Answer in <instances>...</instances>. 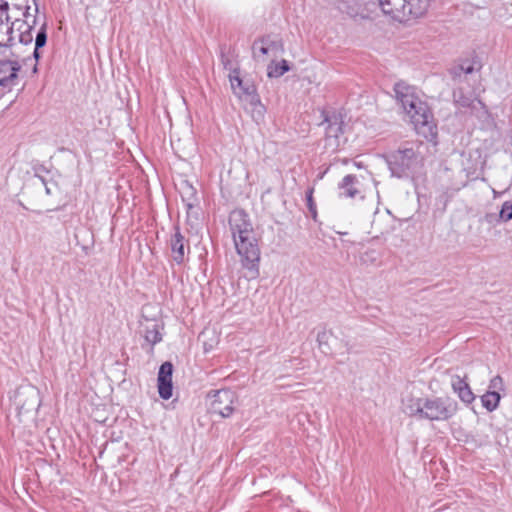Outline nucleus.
<instances>
[{"mask_svg": "<svg viewBox=\"0 0 512 512\" xmlns=\"http://www.w3.org/2000/svg\"><path fill=\"white\" fill-rule=\"evenodd\" d=\"M229 227L242 267L248 270L250 278H256L259 275L260 249L249 215L242 209L232 211Z\"/></svg>", "mask_w": 512, "mask_h": 512, "instance_id": "nucleus-1", "label": "nucleus"}, {"mask_svg": "<svg viewBox=\"0 0 512 512\" xmlns=\"http://www.w3.org/2000/svg\"><path fill=\"white\" fill-rule=\"evenodd\" d=\"M396 101L400 104L405 114L409 117L417 134L428 141L437 137V126L434 123L433 114L426 102L417 94L416 88L403 82L394 85Z\"/></svg>", "mask_w": 512, "mask_h": 512, "instance_id": "nucleus-2", "label": "nucleus"}, {"mask_svg": "<svg viewBox=\"0 0 512 512\" xmlns=\"http://www.w3.org/2000/svg\"><path fill=\"white\" fill-rule=\"evenodd\" d=\"M402 410L410 417L419 420L448 421L458 411V404L450 397H422L406 396L402 399Z\"/></svg>", "mask_w": 512, "mask_h": 512, "instance_id": "nucleus-3", "label": "nucleus"}, {"mask_svg": "<svg viewBox=\"0 0 512 512\" xmlns=\"http://www.w3.org/2000/svg\"><path fill=\"white\" fill-rule=\"evenodd\" d=\"M391 175L414 180L421 174L422 157L413 148H399L385 157Z\"/></svg>", "mask_w": 512, "mask_h": 512, "instance_id": "nucleus-4", "label": "nucleus"}, {"mask_svg": "<svg viewBox=\"0 0 512 512\" xmlns=\"http://www.w3.org/2000/svg\"><path fill=\"white\" fill-rule=\"evenodd\" d=\"M385 15L398 22H407L422 17L427 12L426 0H379Z\"/></svg>", "mask_w": 512, "mask_h": 512, "instance_id": "nucleus-5", "label": "nucleus"}, {"mask_svg": "<svg viewBox=\"0 0 512 512\" xmlns=\"http://www.w3.org/2000/svg\"><path fill=\"white\" fill-rule=\"evenodd\" d=\"M40 404V393L34 386H21L14 393L13 405L20 418L37 411Z\"/></svg>", "mask_w": 512, "mask_h": 512, "instance_id": "nucleus-6", "label": "nucleus"}, {"mask_svg": "<svg viewBox=\"0 0 512 512\" xmlns=\"http://www.w3.org/2000/svg\"><path fill=\"white\" fill-rule=\"evenodd\" d=\"M229 80L231 83L234 94L242 101H246L252 107H261V101L257 93L255 85L250 81H245L240 78L238 69H233L229 74Z\"/></svg>", "mask_w": 512, "mask_h": 512, "instance_id": "nucleus-7", "label": "nucleus"}, {"mask_svg": "<svg viewBox=\"0 0 512 512\" xmlns=\"http://www.w3.org/2000/svg\"><path fill=\"white\" fill-rule=\"evenodd\" d=\"M236 394L230 389L215 391L211 402V411L223 418L230 417L234 411Z\"/></svg>", "mask_w": 512, "mask_h": 512, "instance_id": "nucleus-8", "label": "nucleus"}, {"mask_svg": "<svg viewBox=\"0 0 512 512\" xmlns=\"http://www.w3.org/2000/svg\"><path fill=\"white\" fill-rule=\"evenodd\" d=\"M21 65L18 61H0V87L10 91L18 82V72Z\"/></svg>", "mask_w": 512, "mask_h": 512, "instance_id": "nucleus-9", "label": "nucleus"}, {"mask_svg": "<svg viewBox=\"0 0 512 512\" xmlns=\"http://www.w3.org/2000/svg\"><path fill=\"white\" fill-rule=\"evenodd\" d=\"M8 10L9 3L7 1L0 4V46H10L12 44L14 26L19 22V19L10 22Z\"/></svg>", "mask_w": 512, "mask_h": 512, "instance_id": "nucleus-10", "label": "nucleus"}, {"mask_svg": "<svg viewBox=\"0 0 512 512\" xmlns=\"http://www.w3.org/2000/svg\"><path fill=\"white\" fill-rule=\"evenodd\" d=\"M172 373H173V365L170 362H164L158 372V392L159 396L168 400L172 397Z\"/></svg>", "mask_w": 512, "mask_h": 512, "instance_id": "nucleus-11", "label": "nucleus"}, {"mask_svg": "<svg viewBox=\"0 0 512 512\" xmlns=\"http://www.w3.org/2000/svg\"><path fill=\"white\" fill-rule=\"evenodd\" d=\"M339 197L355 199L356 197L363 198L360 190V181L357 176L348 174L338 184Z\"/></svg>", "mask_w": 512, "mask_h": 512, "instance_id": "nucleus-12", "label": "nucleus"}, {"mask_svg": "<svg viewBox=\"0 0 512 512\" xmlns=\"http://www.w3.org/2000/svg\"><path fill=\"white\" fill-rule=\"evenodd\" d=\"M282 50V45L278 41H274L270 36L259 38L253 42L252 54L255 59H260L270 52H278Z\"/></svg>", "mask_w": 512, "mask_h": 512, "instance_id": "nucleus-13", "label": "nucleus"}, {"mask_svg": "<svg viewBox=\"0 0 512 512\" xmlns=\"http://www.w3.org/2000/svg\"><path fill=\"white\" fill-rule=\"evenodd\" d=\"M451 387L454 393L457 394V396L462 402L466 404H471L474 401L475 395L472 392L469 384L460 376H452Z\"/></svg>", "mask_w": 512, "mask_h": 512, "instance_id": "nucleus-14", "label": "nucleus"}, {"mask_svg": "<svg viewBox=\"0 0 512 512\" xmlns=\"http://www.w3.org/2000/svg\"><path fill=\"white\" fill-rule=\"evenodd\" d=\"M172 258L177 264H181L185 258V238L178 227L170 240Z\"/></svg>", "mask_w": 512, "mask_h": 512, "instance_id": "nucleus-15", "label": "nucleus"}, {"mask_svg": "<svg viewBox=\"0 0 512 512\" xmlns=\"http://www.w3.org/2000/svg\"><path fill=\"white\" fill-rule=\"evenodd\" d=\"M36 20L35 18L33 19V22L32 24L28 23L27 20H24V21H19L16 25H17V30L19 31V42L24 44V45H28V44H31L32 41H33V35H32V30H33V25L35 24Z\"/></svg>", "mask_w": 512, "mask_h": 512, "instance_id": "nucleus-16", "label": "nucleus"}, {"mask_svg": "<svg viewBox=\"0 0 512 512\" xmlns=\"http://www.w3.org/2000/svg\"><path fill=\"white\" fill-rule=\"evenodd\" d=\"M501 394L496 393L495 391H487L485 394L481 396L482 406L488 411H495L500 403Z\"/></svg>", "mask_w": 512, "mask_h": 512, "instance_id": "nucleus-17", "label": "nucleus"}, {"mask_svg": "<svg viewBox=\"0 0 512 512\" xmlns=\"http://www.w3.org/2000/svg\"><path fill=\"white\" fill-rule=\"evenodd\" d=\"M290 70L288 61L282 59L280 62L272 61L267 67V76L269 78H279Z\"/></svg>", "mask_w": 512, "mask_h": 512, "instance_id": "nucleus-18", "label": "nucleus"}, {"mask_svg": "<svg viewBox=\"0 0 512 512\" xmlns=\"http://www.w3.org/2000/svg\"><path fill=\"white\" fill-rule=\"evenodd\" d=\"M454 102L464 108H474L475 102L482 105V102L478 99L472 98V96L464 95L462 89H457L453 92Z\"/></svg>", "mask_w": 512, "mask_h": 512, "instance_id": "nucleus-19", "label": "nucleus"}, {"mask_svg": "<svg viewBox=\"0 0 512 512\" xmlns=\"http://www.w3.org/2000/svg\"><path fill=\"white\" fill-rule=\"evenodd\" d=\"M47 42V33H46V26L43 25L39 31L37 32L36 39H35V48L33 52V57L35 61H38L40 59V52L39 49L44 47Z\"/></svg>", "mask_w": 512, "mask_h": 512, "instance_id": "nucleus-20", "label": "nucleus"}, {"mask_svg": "<svg viewBox=\"0 0 512 512\" xmlns=\"http://www.w3.org/2000/svg\"><path fill=\"white\" fill-rule=\"evenodd\" d=\"M332 336V333L330 331H320L317 334V342L320 347V349L325 353L332 352L333 348L329 344V338Z\"/></svg>", "mask_w": 512, "mask_h": 512, "instance_id": "nucleus-21", "label": "nucleus"}, {"mask_svg": "<svg viewBox=\"0 0 512 512\" xmlns=\"http://www.w3.org/2000/svg\"><path fill=\"white\" fill-rule=\"evenodd\" d=\"M474 71V66L469 62L454 66L450 70V74L453 79L460 78L463 74H471Z\"/></svg>", "mask_w": 512, "mask_h": 512, "instance_id": "nucleus-22", "label": "nucleus"}, {"mask_svg": "<svg viewBox=\"0 0 512 512\" xmlns=\"http://www.w3.org/2000/svg\"><path fill=\"white\" fill-rule=\"evenodd\" d=\"M145 340L148 343L152 344V345H155V344L159 343L162 340V336L159 333L156 324L153 325L152 329H147L146 330V332H145Z\"/></svg>", "mask_w": 512, "mask_h": 512, "instance_id": "nucleus-23", "label": "nucleus"}, {"mask_svg": "<svg viewBox=\"0 0 512 512\" xmlns=\"http://www.w3.org/2000/svg\"><path fill=\"white\" fill-rule=\"evenodd\" d=\"M505 390V385L503 378L500 375L494 376L488 385L487 391H495L496 393H499Z\"/></svg>", "mask_w": 512, "mask_h": 512, "instance_id": "nucleus-24", "label": "nucleus"}, {"mask_svg": "<svg viewBox=\"0 0 512 512\" xmlns=\"http://www.w3.org/2000/svg\"><path fill=\"white\" fill-rule=\"evenodd\" d=\"M29 1L30 0H19L20 3L13 4V7L15 9L23 10V16L26 19H28V17L30 16V13H29V11H30ZM32 2L35 5V12L37 13L38 12L37 0H32Z\"/></svg>", "mask_w": 512, "mask_h": 512, "instance_id": "nucleus-25", "label": "nucleus"}, {"mask_svg": "<svg viewBox=\"0 0 512 512\" xmlns=\"http://www.w3.org/2000/svg\"><path fill=\"white\" fill-rule=\"evenodd\" d=\"M313 192H314V188L313 187H310L306 191V202H307V208H308L312 218L314 220H316L317 209H316V203L314 202V199H313Z\"/></svg>", "mask_w": 512, "mask_h": 512, "instance_id": "nucleus-26", "label": "nucleus"}, {"mask_svg": "<svg viewBox=\"0 0 512 512\" xmlns=\"http://www.w3.org/2000/svg\"><path fill=\"white\" fill-rule=\"evenodd\" d=\"M499 218L503 222L512 220V201H505L499 212Z\"/></svg>", "mask_w": 512, "mask_h": 512, "instance_id": "nucleus-27", "label": "nucleus"}, {"mask_svg": "<svg viewBox=\"0 0 512 512\" xmlns=\"http://www.w3.org/2000/svg\"><path fill=\"white\" fill-rule=\"evenodd\" d=\"M36 176L41 180V182L43 183V185L45 186V192L47 195H52L54 190L58 188V185L55 183V182H48L45 180L44 177L36 174Z\"/></svg>", "mask_w": 512, "mask_h": 512, "instance_id": "nucleus-28", "label": "nucleus"}, {"mask_svg": "<svg viewBox=\"0 0 512 512\" xmlns=\"http://www.w3.org/2000/svg\"><path fill=\"white\" fill-rule=\"evenodd\" d=\"M339 132H341V126L338 125L337 123H335V124H330L328 126L326 133L329 137H331V136L338 137Z\"/></svg>", "mask_w": 512, "mask_h": 512, "instance_id": "nucleus-29", "label": "nucleus"}, {"mask_svg": "<svg viewBox=\"0 0 512 512\" xmlns=\"http://www.w3.org/2000/svg\"><path fill=\"white\" fill-rule=\"evenodd\" d=\"M345 347H346L347 353H349L350 352V347L348 346V343H345Z\"/></svg>", "mask_w": 512, "mask_h": 512, "instance_id": "nucleus-30", "label": "nucleus"}, {"mask_svg": "<svg viewBox=\"0 0 512 512\" xmlns=\"http://www.w3.org/2000/svg\"><path fill=\"white\" fill-rule=\"evenodd\" d=\"M33 72L36 73L37 72V64L34 65L33 67Z\"/></svg>", "mask_w": 512, "mask_h": 512, "instance_id": "nucleus-31", "label": "nucleus"}, {"mask_svg": "<svg viewBox=\"0 0 512 512\" xmlns=\"http://www.w3.org/2000/svg\"><path fill=\"white\" fill-rule=\"evenodd\" d=\"M427 1V9L429 8V5H430V1L431 0H426Z\"/></svg>", "mask_w": 512, "mask_h": 512, "instance_id": "nucleus-32", "label": "nucleus"}, {"mask_svg": "<svg viewBox=\"0 0 512 512\" xmlns=\"http://www.w3.org/2000/svg\"><path fill=\"white\" fill-rule=\"evenodd\" d=\"M257 108H259V106ZM260 109L261 110H259V113H262L263 107L262 108L260 107Z\"/></svg>", "mask_w": 512, "mask_h": 512, "instance_id": "nucleus-33", "label": "nucleus"}]
</instances>
